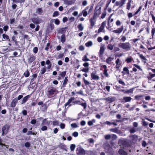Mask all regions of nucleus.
Segmentation results:
<instances>
[{"label": "nucleus", "mask_w": 155, "mask_h": 155, "mask_svg": "<svg viewBox=\"0 0 155 155\" xmlns=\"http://www.w3.org/2000/svg\"><path fill=\"white\" fill-rule=\"evenodd\" d=\"M129 137L130 139V141L134 143L136 142L138 139L137 136L135 134L130 135L129 136Z\"/></svg>", "instance_id": "obj_14"}, {"label": "nucleus", "mask_w": 155, "mask_h": 155, "mask_svg": "<svg viewBox=\"0 0 155 155\" xmlns=\"http://www.w3.org/2000/svg\"><path fill=\"white\" fill-rule=\"evenodd\" d=\"M123 26H122L120 28H118L117 30H113L112 32L114 33L119 34L122 32L123 30Z\"/></svg>", "instance_id": "obj_16"}, {"label": "nucleus", "mask_w": 155, "mask_h": 155, "mask_svg": "<svg viewBox=\"0 0 155 155\" xmlns=\"http://www.w3.org/2000/svg\"><path fill=\"white\" fill-rule=\"evenodd\" d=\"M9 126L7 124H5L2 127V135H6L8 132Z\"/></svg>", "instance_id": "obj_9"}, {"label": "nucleus", "mask_w": 155, "mask_h": 155, "mask_svg": "<svg viewBox=\"0 0 155 155\" xmlns=\"http://www.w3.org/2000/svg\"><path fill=\"white\" fill-rule=\"evenodd\" d=\"M127 0H120V1H117L116 2L115 5L116 6H119V8L122 7L125 4Z\"/></svg>", "instance_id": "obj_12"}, {"label": "nucleus", "mask_w": 155, "mask_h": 155, "mask_svg": "<svg viewBox=\"0 0 155 155\" xmlns=\"http://www.w3.org/2000/svg\"><path fill=\"white\" fill-rule=\"evenodd\" d=\"M151 36L153 38V36L154 35L155 33V28H152L151 30Z\"/></svg>", "instance_id": "obj_57"}, {"label": "nucleus", "mask_w": 155, "mask_h": 155, "mask_svg": "<svg viewBox=\"0 0 155 155\" xmlns=\"http://www.w3.org/2000/svg\"><path fill=\"white\" fill-rule=\"evenodd\" d=\"M113 45L112 44H109L108 45L107 48V49L110 50H112L113 49Z\"/></svg>", "instance_id": "obj_52"}, {"label": "nucleus", "mask_w": 155, "mask_h": 155, "mask_svg": "<svg viewBox=\"0 0 155 155\" xmlns=\"http://www.w3.org/2000/svg\"><path fill=\"white\" fill-rule=\"evenodd\" d=\"M118 46L119 48L126 51L130 50L131 48L129 42H120L118 44Z\"/></svg>", "instance_id": "obj_2"}, {"label": "nucleus", "mask_w": 155, "mask_h": 155, "mask_svg": "<svg viewBox=\"0 0 155 155\" xmlns=\"http://www.w3.org/2000/svg\"><path fill=\"white\" fill-rule=\"evenodd\" d=\"M84 153L85 150L82 148H80L78 150V153H77L78 155H83Z\"/></svg>", "instance_id": "obj_25"}, {"label": "nucleus", "mask_w": 155, "mask_h": 155, "mask_svg": "<svg viewBox=\"0 0 155 155\" xmlns=\"http://www.w3.org/2000/svg\"><path fill=\"white\" fill-rule=\"evenodd\" d=\"M119 144L120 146L123 147H128L130 146L129 142L127 141V140L125 139L119 140Z\"/></svg>", "instance_id": "obj_4"}, {"label": "nucleus", "mask_w": 155, "mask_h": 155, "mask_svg": "<svg viewBox=\"0 0 155 155\" xmlns=\"http://www.w3.org/2000/svg\"><path fill=\"white\" fill-rule=\"evenodd\" d=\"M36 13L38 15H41L43 14L44 11L41 8H38L36 9Z\"/></svg>", "instance_id": "obj_21"}, {"label": "nucleus", "mask_w": 155, "mask_h": 155, "mask_svg": "<svg viewBox=\"0 0 155 155\" xmlns=\"http://www.w3.org/2000/svg\"><path fill=\"white\" fill-rule=\"evenodd\" d=\"M68 82V77H65L63 83L62 85V87H65L66 86V84H67Z\"/></svg>", "instance_id": "obj_23"}, {"label": "nucleus", "mask_w": 155, "mask_h": 155, "mask_svg": "<svg viewBox=\"0 0 155 155\" xmlns=\"http://www.w3.org/2000/svg\"><path fill=\"white\" fill-rule=\"evenodd\" d=\"M2 38L3 39L6 40H8V41H10V40L9 39V37L7 35L3 34L2 35Z\"/></svg>", "instance_id": "obj_45"}, {"label": "nucleus", "mask_w": 155, "mask_h": 155, "mask_svg": "<svg viewBox=\"0 0 155 155\" xmlns=\"http://www.w3.org/2000/svg\"><path fill=\"white\" fill-rule=\"evenodd\" d=\"M59 15V13L58 11H54L53 15V17H56L58 16Z\"/></svg>", "instance_id": "obj_56"}, {"label": "nucleus", "mask_w": 155, "mask_h": 155, "mask_svg": "<svg viewBox=\"0 0 155 155\" xmlns=\"http://www.w3.org/2000/svg\"><path fill=\"white\" fill-rule=\"evenodd\" d=\"M120 60L119 58H117L115 61L116 65L115 66V68L116 69H119L121 65V64L120 63Z\"/></svg>", "instance_id": "obj_22"}, {"label": "nucleus", "mask_w": 155, "mask_h": 155, "mask_svg": "<svg viewBox=\"0 0 155 155\" xmlns=\"http://www.w3.org/2000/svg\"><path fill=\"white\" fill-rule=\"evenodd\" d=\"M126 37L125 36H122L121 37L120 41L124 42L126 40Z\"/></svg>", "instance_id": "obj_60"}, {"label": "nucleus", "mask_w": 155, "mask_h": 155, "mask_svg": "<svg viewBox=\"0 0 155 155\" xmlns=\"http://www.w3.org/2000/svg\"><path fill=\"white\" fill-rule=\"evenodd\" d=\"M77 27L79 31H81L84 29V27L82 25L81 23L79 24L77 26Z\"/></svg>", "instance_id": "obj_36"}, {"label": "nucleus", "mask_w": 155, "mask_h": 155, "mask_svg": "<svg viewBox=\"0 0 155 155\" xmlns=\"http://www.w3.org/2000/svg\"><path fill=\"white\" fill-rule=\"evenodd\" d=\"M46 70L47 69L46 67H44L43 68H41L40 71V74H43L46 71Z\"/></svg>", "instance_id": "obj_37"}, {"label": "nucleus", "mask_w": 155, "mask_h": 155, "mask_svg": "<svg viewBox=\"0 0 155 155\" xmlns=\"http://www.w3.org/2000/svg\"><path fill=\"white\" fill-rule=\"evenodd\" d=\"M13 1L12 5V7L13 9H15L16 8L17 5L15 4L18 3H24L25 1V0H12Z\"/></svg>", "instance_id": "obj_6"}, {"label": "nucleus", "mask_w": 155, "mask_h": 155, "mask_svg": "<svg viewBox=\"0 0 155 155\" xmlns=\"http://www.w3.org/2000/svg\"><path fill=\"white\" fill-rule=\"evenodd\" d=\"M81 71L85 73H87L89 71V68H83L81 70Z\"/></svg>", "instance_id": "obj_54"}, {"label": "nucleus", "mask_w": 155, "mask_h": 155, "mask_svg": "<svg viewBox=\"0 0 155 155\" xmlns=\"http://www.w3.org/2000/svg\"><path fill=\"white\" fill-rule=\"evenodd\" d=\"M132 2H133L131 0H128L126 6V8L128 10H129L130 8L131 3Z\"/></svg>", "instance_id": "obj_30"}, {"label": "nucleus", "mask_w": 155, "mask_h": 155, "mask_svg": "<svg viewBox=\"0 0 155 155\" xmlns=\"http://www.w3.org/2000/svg\"><path fill=\"white\" fill-rule=\"evenodd\" d=\"M66 72L65 71H63L62 72H60L59 75L61 76L62 78H64L66 75Z\"/></svg>", "instance_id": "obj_43"}, {"label": "nucleus", "mask_w": 155, "mask_h": 155, "mask_svg": "<svg viewBox=\"0 0 155 155\" xmlns=\"http://www.w3.org/2000/svg\"><path fill=\"white\" fill-rule=\"evenodd\" d=\"M75 148V145L74 144H72L70 145V149L71 151H73Z\"/></svg>", "instance_id": "obj_63"}, {"label": "nucleus", "mask_w": 155, "mask_h": 155, "mask_svg": "<svg viewBox=\"0 0 155 155\" xmlns=\"http://www.w3.org/2000/svg\"><path fill=\"white\" fill-rule=\"evenodd\" d=\"M36 58V57L33 54L30 55L28 58V62L29 64L31 63Z\"/></svg>", "instance_id": "obj_13"}, {"label": "nucleus", "mask_w": 155, "mask_h": 155, "mask_svg": "<svg viewBox=\"0 0 155 155\" xmlns=\"http://www.w3.org/2000/svg\"><path fill=\"white\" fill-rule=\"evenodd\" d=\"M120 155H127V152L122 149H120L118 151Z\"/></svg>", "instance_id": "obj_24"}, {"label": "nucleus", "mask_w": 155, "mask_h": 155, "mask_svg": "<svg viewBox=\"0 0 155 155\" xmlns=\"http://www.w3.org/2000/svg\"><path fill=\"white\" fill-rule=\"evenodd\" d=\"M107 69H104L103 71V74L105 76L108 77L109 76V74L107 73Z\"/></svg>", "instance_id": "obj_49"}, {"label": "nucleus", "mask_w": 155, "mask_h": 155, "mask_svg": "<svg viewBox=\"0 0 155 155\" xmlns=\"http://www.w3.org/2000/svg\"><path fill=\"white\" fill-rule=\"evenodd\" d=\"M66 37L65 35L64 34H62L61 36L60 40L61 42L64 43L66 41Z\"/></svg>", "instance_id": "obj_34"}, {"label": "nucleus", "mask_w": 155, "mask_h": 155, "mask_svg": "<svg viewBox=\"0 0 155 155\" xmlns=\"http://www.w3.org/2000/svg\"><path fill=\"white\" fill-rule=\"evenodd\" d=\"M57 94V91L56 89L53 87H51L48 89L46 95L48 98L55 99Z\"/></svg>", "instance_id": "obj_1"}, {"label": "nucleus", "mask_w": 155, "mask_h": 155, "mask_svg": "<svg viewBox=\"0 0 155 155\" xmlns=\"http://www.w3.org/2000/svg\"><path fill=\"white\" fill-rule=\"evenodd\" d=\"M106 15V11H104V12L102 13L101 14V18L102 19L104 18Z\"/></svg>", "instance_id": "obj_58"}, {"label": "nucleus", "mask_w": 155, "mask_h": 155, "mask_svg": "<svg viewBox=\"0 0 155 155\" xmlns=\"http://www.w3.org/2000/svg\"><path fill=\"white\" fill-rule=\"evenodd\" d=\"M142 146L143 147H145L147 145V144L146 142V141L145 140L143 141L142 143Z\"/></svg>", "instance_id": "obj_62"}, {"label": "nucleus", "mask_w": 155, "mask_h": 155, "mask_svg": "<svg viewBox=\"0 0 155 155\" xmlns=\"http://www.w3.org/2000/svg\"><path fill=\"white\" fill-rule=\"evenodd\" d=\"M82 60L84 61H90V60L87 58V56L86 55L83 56Z\"/></svg>", "instance_id": "obj_51"}, {"label": "nucleus", "mask_w": 155, "mask_h": 155, "mask_svg": "<svg viewBox=\"0 0 155 155\" xmlns=\"http://www.w3.org/2000/svg\"><path fill=\"white\" fill-rule=\"evenodd\" d=\"M104 46L101 47L100 50V54L101 55H102L104 52Z\"/></svg>", "instance_id": "obj_46"}, {"label": "nucleus", "mask_w": 155, "mask_h": 155, "mask_svg": "<svg viewBox=\"0 0 155 155\" xmlns=\"http://www.w3.org/2000/svg\"><path fill=\"white\" fill-rule=\"evenodd\" d=\"M95 122V120L92 119L91 120H89L87 122V124L89 126H91L93 125V123Z\"/></svg>", "instance_id": "obj_39"}, {"label": "nucleus", "mask_w": 155, "mask_h": 155, "mask_svg": "<svg viewBox=\"0 0 155 155\" xmlns=\"http://www.w3.org/2000/svg\"><path fill=\"white\" fill-rule=\"evenodd\" d=\"M67 29V27H65L64 28H62L59 30L58 33L61 34H64L66 31V29Z\"/></svg>", "instance_id": "obj_26"}, {"label": "nucleus", "mask_w": 155, "mask_h": 155, "mask_svg": "<svg viewBox=\"0 0 155 155\" xmlns=\"http://www.w3.org/2000/svg\"><path fill=\"white\" fill-rule=\"evenodd\" d=\"M131 99L132 98L130 97H124L121 100L120 102L124 104L126 102H130Z\"/></svg>", "instance_id": "obj_11"}, {"label": "nucleus", "mask_w": 155, "mask_h": 155, "mask_svg": "<svg viewBox=\"0 0 155 155\" xmlns=\"http://www.w3.org/2000/svg\"><path fill=\"white\" fill-rule=\"evenodd\" d=\"M36 133H35L32 132V131L31 130H29V131H28V133H27V135H35Z\"/></svg>", "instance_id": "obj_59"}, {"label": "nucleus", "mask_w": 155, "mask_h": 155, "mask_svg": "<svg viewBox=\"0 0 155 155\" xmlns=\"http://www.w3.org/2000/svg\"><path fill=\"white\" fill-rule=\"evenodd\" d=\"M105 152L110 155H113L114 151L110 145L108 144L105 147Z\"/></svg>", "instance_id": "obj_5"}, {"label": "nucleus", "mask_w": 155, "mask_h": 155, "mask_svg": "<svg viewBox=\"0 0 155 155\" xmlns=\"http://www.w3.org/2000/svg\"><path fill=\"white\" fill-rule=\"evenodd\" d=\"M139 56L140 58L143 60L145 61H144V62H146V61L147 60V59L144 56H143L142 54H140Z\"/></svg>", "instance_id": "obj_50"}, {"label": "nucleus", "mask_w": 155, "mask_h": 155, "mask_svg": "<svg viewBox=\"0 0 155 155\" xmlns=\"http://www.w3.org/2000/svg\"><path fill=\"white\" fill-rule=\"evenodd\" d=\"M38 76V75L37 74H33L31 77H32V78L31 79V83H33V81H35V79H36Z\"/></svg>", "instance_id": "obj_28"}, {"label": "nucleus", "mask_w": 155, "mask_h": 155, "mask_svg": "<svg viewBox=\"0 0 155 155\" xmlns=\"http://www.w3.org/2000/svg\"><path fill=\"white\" fill-rule=\"evenodd\" d=\"M92 45V42L91 41H89L85 44V45L87 47L91 46Z\"/></svg>", "instance_id": "obj_47"}, {"label": "nucleus", "mask_w": 155, "mask_h": 155, "mask_svg": "<svg viewBox=\"0 0 155 155\" xmlns=\"http://www.w3.org/2000/svg\"><path fill=\"white\" fill-rule=\"evenodd\" d=\"M50 124V121H48L47 120V119H44L43 121L41 123V125H49Z\"/></svg>", "instance_id": "obj_32"}, {"label": "nucleus", "mask_w": 155, "mask_h": 155, "mask_svg": "<svg viewBox=\"0 0 155 155\" xmlns=\"http://www.w3.org/2000/svg\"><path fill=\"white\" fill-rule=\"evenodd\" d=\"M114 59V58H111L110 57H108V58L106 59V62L108 64H110V62L113 60Z\"/></svg>", "instance_id": "obj_38"}, {"label": "nucleus", "mask_w": 155, "mask_h": 155, "mask_svg": "<svg viewBox=\"0 0 155 155\" xmlns=\"http://www.w3.org/2000/svg\"><path fill=\"white\" fill-rule=\"evenodd\" d=\"M89 8V6L86 7L82 11V13L83 14V15L84 17H86L88 13H87V12L86 11Z\"/></svg>", "instance_id": "obj_27"}, {"label": "nucleus", "mask_w": 155, "mask_h": 155, "mask_svg": "<svg viewBox=\"0 0 155 155\" xmlns=\"http://www.w3.org/2000/svg\"><path fill=\"white\" fill-rule=\"evenodd\" d=\"M101 7L99 5H97L94 10L93 17L94 18H97L98 17L99 15L101 14Z\"/></svg>", "instance_id": "obj_3"}, {"label": "nucleus", "mask_w": 155, "mask_h": 155, "mask_svg": "<svg viewBox=\"0 0 155 155\" xmlns=\"http://www.w3.org/2000/svg\"><path fill=\"white\" fill-rule=\"evenodd\" d=\"M104 100H106L109 103H111L115 101L114 97H106L104 98Z\"/></svg>", "instance_id": "obj_19"}, {"label": "nucleus", "mask_w": 155, "mask_h": 155, "mask_svg": "<svg viewBox=\"0 0 155 155\" xmlns=\"http://www.w3.org/2000/svg\"><path fill=\"white\" fill-rule=\"evenodd\" d=\"M83 80L84 82V84L85 86H87L89 85L91 83H89L87 80L85 79V78L84 77H83Z\"/></svg>", "instance_id": "obj_44"}, {"label": "nucleus", "mask_w": 155, "mask_h": 155, "mask_svg": "<svg viewBox=\"0 0 155 155\" xmlns=\"http://www.w3.org/2000/svg\"><path fill=\"white\" fill-rule=\"evenodd\" d=\"M96 18H94L93 17H92L90 19V22L91 23V27H93L95 25V20Z\"/></svg>", "instance_id": "obj_18"}, {"label": "nucleus", "mask_w": 155, "mask_h": 155, "mask_svg": "<svg viewBox=\"0 0 155 155\" xmlns=\"http://www.w3.org/2000/svg\"><path fill=\"white\" fill-rule=\"evenodd\" d=\"M31 97V94L28 95L23 98L21 100V104H23L25 103L27 101L29 98Z\"/></svg>", "instance_id": "obj_15"}, {"label": "nucleus", "mask_w": 155, "mask_h": 155, "mask_svg": "<svg viewBox=\"0 0 155 155\" xmlns=\"http://www.w3.org/2000/svg\"><path fill=\"white\" fill-rule=\"evenodd\" d=\"M96 72L95 71H93L91 73V80H99L100 79L99 76L96 74Z\"/></svg>", "instance_id": "obj_10"}, {"label": "nucleus", "mask_w": 155, "mask_h": 155, "mask_svg": "<svg viewBox=\"0 0 155 155\" xmlns=\"http://www.w3.org/2000/svg\"><path fill=\"white\" fill-rule=\"evenodd\" d=\"M25 146L26 148H29L31 146V144L29 142H26L25 144Z\"/></svg>", "instance_id": "obj_61"}, {"label": "nucleus", "mask_w": 155, "mask_h": 155, "mask_svg": "<svg viewBox=\"0 0 155 155\" xmlns=\"http://www.w3.org/2000/svg\"><path fill=\"white\" fill-rule=\"evenodd\" d=\"M73 104L76 105L78 104L81 105L85 109L87 107V104L85 102L82 103L80 101L76 100L73 101Z\"/></svg>", "instance_id": "obj_8"}, {"label": "nucleus", "mask_w": 155, "mask_h": 155, "mask_svg": "<svg viewBox=\"0 0 155 155\" xmlns=\"http://www.w3.org/2000/svg\"><path fill=\"white\" fill-rule=\"evenodd\" d=\"M133 60L132 58L131 57H127L126 59V61L127 63H129L131 62Z\"/></svg>", "instance_id": "obj_48"}, {"label": "nucleus", "mask_w": 155, "mask_h": 155, "mask_svg": "<svg viewBox=\"0 0 155 155\" xmlns=\"http://www.w3.org/2000/svg\"><path fill=\"white\" fill-rule=\"evenodd\" d=\"M59 124V121L58 120H54L53 122V125L56 126Z\"/></svg>", "instance_id": "obj_64"}, {"label": "nucleus", "mask_w": 155, "mask_h": 155, "mask_svg": "<svg viewBox=\"0 0 155 155\" xmlns=\"http://www.w3.org/2000/svg\"><path fill=\"white\" fill-rule=\"evenodd\" d=\"M31 20L34 24L36 25H38L43 22L42 19L39 18L38 17L37 18H32Z\"/></svg>", "instance_id": "obj_7"}, {"label": "nucleus", "mask_w": 155, "mask_h": 155, "mask_svg": "<svg viewBox=\"0 0 155 155\" xmlns=\"http://www.w3.org/2000/svg\"><path fill=\"white\" fill-rule=\"evenodd\" d=\"M143 97V96L142 95H136L134 97L135 99L139 101L141 100V98Z\"/></svg>", "instance_id": "obj_41"}, {"label": "nucleus", "mask_w": 155, "mask_h": 155, "mask_svg": "<svg viewBox=\"0 0 155 155\" xmlns=\"http://www.w3.org/2000/svg\"><path fill=\"white\" fill-rule=\"evenodd\" d=\"M45 64H46L48 65V66L47 67V69H49L51 67L52 64L51 62L50 61V60H47L45 62Z\"/></svg>", "instance_id": "obj_29"}, {"label": "nucleus", "mask_w": 155, "mask_h": 155, "mask_svg": "<svg viewBox=\"0 0 155 155\" xmlns=\"http://www.w3.org/2000/svg\"><path fill=\"white\" fill-rule=\"evenodd\" d=\"M102 32H105L104 28L100 27L98 29V33H99Z\"/></svg>", "instance_id": "obj_53"}, {"label": "nucleus", "mask_w": 155, "mask_h": 155, "mask_svg": "<svg viewBox=\"0 0 155 155\" xmlns=\"http://www.w3.org/2000/svg\"><path fill=\"white\" fill-rule=\"evenodd\" d=\"M123 71H124L126 72V73H124L123 71L122 72V73L124 74H130V71L128 69V68L127 67H124L123 69Z\"/></svg>", "instance_id": "obj_31"}, {"label": "nucleus", "mask_w": 155, "mask_h": 155, "mask_svg": "<svg viewBox=\"0 0 155 155\" xmlns=\"http://www.w3.org/2000/svg\"><path fill=\"white\" fill-rule=\"evenodd\" d=\"M18 102V101L14 98L12 100L11 103V107H15L16 106Z\"/></svg>", "instance_id": "obj_20"}, {"label": "nucleus", "mask_w": 155, "mask_h": 155, "mask_svg": "<svg viewBox=\"0 0 155 155\" xmlns=\"http://www.w3.org/2000/svg\"><path fill=\"white\" fill-rule=\"evenodd\" d=\"M23 97V96L21 95H19L18 97L15 98V99L18 101L21 99Z\"/></svg>", "instance_id": "obj_55"}, {"label": "nucleus", "mask_w": 155, "mask_h": 155, "mask_svg": "<svg viewBox=\"0 0 155 155\" xmlns=\"http://www.w3.org/2000/svg\"><path fill=\"white\" fill-rule=\"evenodd\" d=\"M75 99V98L74 97H71L68 101V102H67L64 104V106L66 107L67 106L69 105V106H71V104H70L72 102V101H73Z\"/></svg>", "instance_id": "obj_17"}, {"label": "nucleus", "mask_w": 155, "mask_h": 155, "mask_svg": "<svg viewBox=\"0 0 155 155\" xmlns=\"http://www.w3.org/2000/svg\"><path fill=\"white\" fill-rule=\"evenodd\" d=\"M23 75L26 78H27L29 76L30 72L28 69L24 73Z\"/></svg>", "instance_id": "obj_42"}, {"label": "nucleus", "mask_w": 155, "mask_h": 155, "mask_svg": "<svg viewBox=\"0 0 155 155\" xmlns=\"http://www.w3.org/2000/svg\"><path fill=\"white\" fill-rule=\"evenodd\" d=\"M50 28H48L47 29V31H48L49 32L50 31H51L54 28V25L52 23H51L50 24Z\"/></svg>", "instance_id": "obj_33"}, {"label": "nucleus", "mask_w": 155, "mask_h": 155, "mask_svg": "<svg viewBox=\"0 0 155 155\" xmlns=\"http://www.w3.org/2000/svg\"><path fill=\"white\" fill-rule=\"evenodd\" d=\"M134 89V88H132L130 89L127 90L126 91H125L124 93L125 94H132L133 93Z\"/></svg>", "instance_id": "obj_40"}, {"label": "nucleus", "mask_w": 155, "mask_h": 155, "mask_svg": "<svg viewBox=\"0 0 155 155\" xmlns=\"http://www.w3.org/2000/svg\"><path fill=\"white\" fill-rule=\"evenodd\" d=\"M104 124H107L108 125H110L111 124H113L114 126H117V124L116 123L113 122H110L109 121H106L104 122Z\"/></svg>", "instance_id": "obj_35"}]
</instances>
